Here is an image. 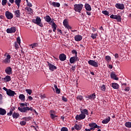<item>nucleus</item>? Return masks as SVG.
<instances>
[{
  "mask_svg": "<svg viewBox=\"0 0 131 131\" xmlns=\"http://www.w3.org/2000/svg\"><path fill=\"white\" fill-rule=\"evenodd\" d=\"M81 114L80 115H77L75 117L76 120H82L85 118V115H89V112L88 110L84 109L80 111Z\"/></svg>",
  "mask_w": 131,
  "mask_h": 131,
  "instance_id": "f257e3e1",
  "label": "nucleus"
},
{
  "mask_svg": "<svg viewBox=\"0 0 131 131\" xmlns=\"http://www.w3.org/2000/svg\"><path fill=\"white\" fill-rule=\"evenodd\" d=\"M83 5L82 4H75L74 6V9L75 12H78V13H80L81 12V10H82V8Z\"/></svg>",
  "mask_w": 131,
  "mask_h": 131,
  "instance_id": "f03ea898",
  "label": "nucleus"
},
{
  "mask_svg": "<svg viewBox=\"0 0 131 131\" xmlns=\"http://www.w3.org/2000/svg\"><path fill=\"white\" fill-rule=\"evenodd\" d=\"M18 110H19V111H20V112H23L24 113H26L27 111H32V110H33L32 107H29L28 106L24 107L23 108L19 107L18 108Z\"/></svg>",
  "mask_w": 131,
  "mask_h": 131,
  "instance_id": "7ed1b4c3",
  "label": "nucleus"
},
{
  "mask_svg": "<svg viewBox=\"0 0 131 131\" xmlns=\"http://www.w3.org/2000/svg\"><path fill=\"white\" fill-rule=\"evenodd\" d=\"M33 22L40 27H42V23H41L40 17L37 16L36 19H33Z\"/></svg>",
  "mask_w": 131,
  "mask_h": 131,
  "instance_id": "20e7f679",
  "label": "nucleus"
},
{
  "mask_svg": "<svg viewBox=\"0 0 131 131\" xmlns=\"http://www.w3.org/2000/svg\"><path fill=\"white\" fill-rule=\"evenodd\" d=\"M5 57L6 56V58L4 59L3 62L4 63H6V64L8 63H10L11 62V55L6 53L4 55Z\"/></svg>",
  "mask_w": 131,
  "mask_h": 131,
  "instance_id": "39448f33",
  "label": "nucleus"
},
{
  "mask_svg": "<svg viewBox=\"0 0 131 131\" xmlns=\"http://www.w3.org/2000/svg\"><path fill=\"white\" fill-rule=\"evenodd\" d=\"M89 65L91 66H94V67H99V64H98V61H95V60H90L88 61Z\"/></svg>",
  "mask_w": 131,
  "mask_h": 131,
  "instance_id": "423d86ee",
  "label": "nucleus"
},
{
  "mask_svg": "<svg viewBox=\"0 0 131 131\" xmlns=\"http://www.w3.org/2000/svg\"><path fill=\"white\" fill-rule=\"evenodd\" d=\"M5 16L7 19L11 20V19H13V17H14V15L12 14V13L9 12V11H6L5 12Z\"/></svg>",
  "mask_w": 131,
  "mask_h": 131,
  "instance_id": "0eeeda50",
  "label": "nucleus"
},
{
  "mask_svg": "<svg viewBox=\"0 0 131 131\" xmlns=\"http://www.w3.org/2000/svg\"><path fill=\"white\" fill-rule=\"evenodd\" d=\"M63 24L64 27L66 28H67V29H72V28L69 26V24H68V20L67 19H65L63 21Z\"/></svg>",
  "mask_w": 131,
  "mask_h": 131,
  "instance_id": "6e6552de",
  "label": "nucleus"
},
{
  "mask_svg": "<svg viewBox=\"0 0 131 131\" xmlns=\"http://www.w3.org/2000/svg\"><path fill=\"white\" fill-rule=\"evenodd\" d=\"M7 33H14V32H16V27H12L10 28L7 29Z\"/></svg>",
  "mask_w": 131,
  "mask_h": 131,
  "instance_id": "1a4fd4ad",
  "label": "nucleus"
},
{
  "mask_svg": "<svg viewBox=\"0 0 131 131\" xmlns=\"http://www.w3.org/2000/svg\"><path fill=\"white\" fill-rule=\"evenodd\" d=\"M7 94L8 96H10V97H14L15 95H16V93L14 91H12V90L8 89V91L7 92Z\"/></svg>",
  "mask_w": 131,
  "mask_h": 131,
  "instance_id": "9d476101",
  "label": "nucleus"
},
{
  "mask_svg": "<svg viewBox=\"0 0 131 131\" xmlns=\"http://www.w3.org/2000/svg\"><path fill=\"white\" fill-rule=\"evenodd\" d=\"M116 8H117V9H119V10H123L124 9V4L117 3L116 4Z\"/></svg>",
  "mask_w": 131,
  "mask_h": 131,
  "instance_id": "9b49d317",
  "label": "nucleus"
},
{
  "mask_svg": "<svg viewBox=\"0 0 131 131\" xmlns=\"http://www.w3.org/2000/svg\"><path fill=\"white\" fill-rule=\"evenodd\" d=\"M76 61H78V58L77 56L71 57L70 59V62L71 64H73V63L76 62Z\"/></svg>",
  "mask_w": 131,
  "mask_h": 131,
  "instance_id": "f8f14e48",
  "label": "nucleus"
},
{
  "mask_svg": "<svg viewBox=\"0 0 131 131\" xmlns=\"http://www.w3.org/2000/svg\"><path fill=\"white\" fill-rule=\"evenodd\" d=\"M48 63L50 70H51V71H54L55 70L57 69V67L56 66L50 63L49 62Z\"/></svg>",
  "mask_w": 131,
  "mask_h": 131,
  "instance_id": "ddd939ff",
  "label": "nucleus"
},
{
  "mask_svg": "<svg viewBox=\"0 0 131 131\" xmlns=\"http://www.w3.org/2000/svg\"><path fill=\"white\" fill-rule=\"evenodd\" d=\"M5 72L8 75L12 74V68H11V67H10L6 68V69H5Z\"/></svg>",
  "mask_w": 131,
  "mask_h": 131,
  "instance_id": "4468645a",
  "label": "nucleus"
},
{
  "mask_svg": "<svg viewBox=\"0 0 131 131\" xmlns=\"http://www.w3.org/2000/svg\"><path fill=\"white\" fill-rule=\"evenodd\" d=\"M82 39V36L80 35H77L75 36V40L76 41H80Z\"/></svg>",
  "mask_w": 131,
  "mask_h": 131,
  "instance_id": "2eb2a0df",
  "label": "nucleus"
},
{
  "mask_svg": "<svg viewBox=\"0 0 131 131\" xmlns=\"http://www.w3.org/2000/svg\"><path fill=\"white\" fill-rule=\"evenodd\" d=\"M50 25H52V28H53V30L54 32H55V31H56V29H57V25H56L55 23L52 21L50 23Z\"/></svg>",
  "mask_w": 131,
  "mask_h": 131,
  "instance_id": "dca6fc26",
  "label": "nucleus"
},
{
  "mask_svg": "<svg viewBox=\"0 0 131 131\" xmlns=\"http://www.w3.org/2000/svg\"><path fill=\"white\" fill-rule=\"evenodd\" d=\"M59 58L60 61H65L66 60V55L64 54H61L59 55Z\"/></svg>",
  "mask_w": 131,
  "mask_h": 131,
  "instance_id": "f3484780",
  "label": "nucleus"
},
{
  "mask_svg": "<svg viewBox=\"0 0 131 131\" xmlns=\"http://www.w3.org/2000/svg\"><path fill=\"white\" fill-rule=\"evenodd\" d=\"M4 82H8L11 80V76H6L5 78H3Z\"/></svg>",
  "mask_w": 131,
  "mask_h": 131,
  "instance_id": "a211bd4d",
  "label": "nucleus"
},
{
  "mask_svg": "<svg viewBox=\"0 0 131 131\" xmlns=\"http://www.w3.org/2000/svg\"><path fill=\"white\" fill-rule=\"evenodd\" d=\"M7 114L6 110L0 107V115H5Z\"/></svg>",
  "mask_w": 131,
  "mask_h": 131,
  "instance_id": "6ab92c4d",
  "label": "nucleus"
},
{
  "mask_svg": "<svg viewBox=\"0 0 131 131\" xmlns=\"http://www.w3.org/2000/svg\"><path fill=\"white\" fill-rule=\"evenodd\" d=\"M14 15L16 18H19L20 17V10H17L14 11Z\"/></svg>",
  "mask_w": 131,
  "mask_h": 131,
  "instance_id": "aec40b11",
  "label": "nucleus"
},
{
  "mask_svg": "<svg viewBox=\"0 0 131 131\" xmlns=\"http://www.w3.org/2000/svg\"><path fill=\"white\" fill-rule=\"evenodd\" d=\"M110 121V117H108L107 118L104 119L102 120V123L104 124H106L108 123Z\"/></svg>",
  "mask_w": 131,
  "mask_h": 131,
  "instance_id": "412c9836",
  "label": "nucleus"
},
{
  "mask_svg": "<svg viewBox=\"0 0 131 131\" xmlns=\"http://www.w3.org/2000/svg\"><path fill=\"white\" fill-rule=\"evenodd\" d=\"M115 19L117 20V22H121V16L119 15H115Z\"/></svg>",
  "mask_w": 131,
  "mask_h": 131,
  "instance_id": "4be33fe9",
  "label": "nucleus"
},
{
  "mask_svg": "<svg viewBox=\"0 0 131 131\" xmlns=\"http://www.w3.org/2000/svg\"><path fill=\"white\" fill-rule=\"evenodd\" d=\"M85 8L86 11H92V8L91 7V5L88 4L85 5Z\"/></svg>",
  "mask_w": 131,
  "mask_h": 131,
  "instance_id": "5701e85b",
  "label": "nucleus"
},
{
  "mask_svg": "<svg viewBox=\"0 0 131 131\" xmlns=\"http://www.w3.org/2000/svg\"><path fill=\"white\" fill-rule=\"evenodd\" d=\"M19 99L21 100V101H25V95H24V94H20Z\"/></svg>",
  "mask_w": 131,
  "mask_h": 131,
  "instance_id": "b1692460",
  "label": "nucleus"
},
{
  "mask_svg": "<svg viewBox=\"0 0 131 131\" xmlns=\"http://www.w3.org/2000/svg\"><path fill=\"white\" fill-rule=\"evenodd\" d=\"M51 5L53 6V7L59 8L60 7V3H56V2H53Z\"/></svg>",
  "mask_w": 131,
  "mask_h": 131,
  "instance_id": "393cba45",
  "label": "nucleus"
},
{
  "mask_svg": "<svg viewBox=\"0 0 131 131\" xmlns=\"http://www.w3.org/2000/svg\"><path fill=\"white\" fill-rule=\"evenodd\" d=\"M45 21H46V22H51V20H52V19L51 18V17H50L49 15H47L45 17Z\"/></svg>",
  "mask_w": 131,
  "mask_h": 131,
  "instance_id": "a878e982",
  "label": "nucleus"
},
{
  "mask_svg": "<svg viewBox=\"0 0 131 131\" xmlns=\"http://www.w3.org/2000/svg\"><path fill=\"white\" fill-rule=\"evenodd\" d=\"M29 46V47H31V49H34V48H36V47H37L38 45L37 44V43H34L32 44H30Z\"/></svg>",
  "mask_w": 131,
  "mask_h": 131,
  "instance_id": "bb28decb",
  "label": "nucleus"
},
{
  "mask_svg": "<svg viewBox=\"0 0 131 131\" xmlns=\"http://www.w3.org/2000/svg\"><path fill=\"white\" fill-rule=\"evenodd\" d=\"M125 126H126V127H127L128 128H131V122H126L125 123Z\"/></svg>",
  "mask_w": 131,
  "mask_h": 131,
  "instance_id": "cd10ccee",
  "label": "nucleus"
},
{
  "mask_svg": "<svg viewBox=\"0 0 131 131\" xmlns=\"http://www.w3.org/2000/svg\"><path fill=\"white\" fill-rule=\"evenodd\" d=\"M74 127L77 130H79L80 129H81V125H80L75 124Z\"/></svg>",
  "mask_w": 131,
  "mask_h": 131,
  "instance_id": "c85d7f7f",
  "label": "nucleus"
},
{
  "mask_svg": "<svg viewBox=\"0 0 131 131\" xmlns=\"http://www.w3.org/2000/svg\"><path fill=\"white\" fill-rule=\"evenodd\" d=\"M97 36H98V33L91 34V37H92V38H93V39H96V38H97Z\"/></svg>",
  "mask_w": 131,
  "mask_h": 131,
  "instance_id": "c756f323",
  "label": "nucleus"
},
{
  "mask_svg": "<svg viewBox=\"0 0 131 131\" xmlns=\"http://www.w3.org/2000/svg\"><path fill=\"white\" fill-rule=\"evenodd\" d=\"M54 88L56 90V94H60V89H58V86H57L56 85H54Z\"/></svg>",
  "mask_w": 131,
  "mask_h": 131,
  "instance_id": "7c9ffc66",
  "label": "nucleus"
},
{
  "mask_svg": "<svg viewBox=\"0 0 131 131\" xmlns=\"http://www.w3.org/2000/svg\"><path fill=\"white\" fill-rule=\"evenodd\" d=\"M15 3L18 7V9L20 8V3H21V0H15Z\"/></svg>",
  "mask_w": 131,
  "mask_h": 131,
  "instance_id": "2f4dec72",
  "label": "nucleus"
},
{
  "mask_svg": "<svg viewBox=\"0 0 131 131\" xmlns=\"http://www.w3.org/2000/svg\"><path fill=\"white\" fill-rule=\"evenodd\" d=\"M89 126H90V127H94V128H96V126H97V124L95 123H90Z\"/></svg>",
  "mask_w": 131,
  "mask_h": 131,
  "instance_id": "473e14b6",
  "label": "nucleus"
},
{
  "mask_svg": "<svg viewBox=\"0 0 131 131\" xmlns=\"http://www.w3.org/2000/svg\"><path fill=\"white\" fill-rule=\"evenodd\" d=\"M12 116L13 118H18L19 116V114L17 113H14L12 115Z\"/></svg>",
  "mask_w": 131,
  "mask_h": 131,
  "instance_id": "72a5a7b5",
  "label": "nucleus"
},
{
  "mask_svg": "<svg viewBox=\"0 0 131 131\" xmlns=\"http://www.w3.org/2000/svg\"><path fill=\"white\" fill-rule=\"evenodd\" d=\"M25 10H26L27 11V12H28V13H29L30 14V13H31V12H32V9L29 8V7H26L25 8Z\"/></svg>",
  "mask_w": 131,
  "mask_h": 131,
  "instance_id": "f704fd0d",
  "label": "nucleus"
},
{
  "mask_svg": "<svg viewBox=\"0 0 131 131\" xmlns=\"http://www.w3.org/2000/svg\"><path fill=\"white\" fill-rule=\"evenodd\" d=\"M90 100L92 99H96V94H95V93L91 95H89Z\"/></svg>",
  "mask_w": 131,
  "mask_h": 131,
  "instance_id": "c9c22d12",
  "label": "nucleus"
},
{
  "mask_svg": "<svg viewBox=\"0 0 131 131\" xmlns=\"http://www.w3.org/2000/svg\"><path fill=\"white\" fill-rule=\"evenodd\" d=\"M77 100H79V101H82V100L83 99V97H82V96L81 95H78L77 97Z\"/></svg>",
  "mask_w": 131,
  "mask_h": 131,
  "instance_id": "e433bc0d",
  "label": "nucleus"
},
{
  "mask_svg": "<svg viewBox=\"0 0 131 131\" xmlns=\"http://www.w3.org/2000/svg\"><path fill=\"white\" fill-rule=\"evenodd\" d=\"M100 89H101V91H102V92H105V91H106V86H105V85H102L100 87Z\"/></svg>",
  "mask_w": 131,
  "mask_h": 131,
  "instance_id": "4c0bfd02",
  "label": "nucleus"
},
{
  "mask_svg": "<svg viewBox=\"0 0 131 131\" xmlns=\"http://www.w3.org/2000/svg\"><path fill=\"white\" fill-rule=\"evenodd\" d=\"M26 92L29 94V95H31V94L32 93V91H31V90L30 89H26Z\"/></svg>",
  "mask_w": 131,
  "mask_h": 131,
  "instance_id": "58836bf2",
  "label": "nucleus"
},
{
  "mask_svg": "<svg viewBox=\"0 0 131 131\" xmlns=\"http://www.w3.org/2000/svg\"><path fill=\"white\" fill-rule=\"evenodd\" d=\"M111 77L113 79H115V73H114V72L112 73L111 74Z\"/></svg>",
  "mask_w": 131,
  "mask_h": 131,
  "instance_id": "ea45409f",
  "label": "nucleus"
},
{
  "mask_svg": "<svg viewBox=\"0 0 131 131\" xmlns=\"http://www.w3.org/2000/svg\"><path fill=\"white\" fill-rule=\"evenodd\" d=\"M102 14H104V15H106V16L109 15V12L107 11H102Z\"/></svg>",
  "mask_w": 131,
  "mask_h": 131,
  "instance_id": "a19ab883",
  "label": "nucleus"
},
{
  "mask_svg": "<svg viewBox=\"0 0 131 131\" xmlns=\"http://www.w3.org/2000/svg\"><path fill=\"white\" fill-rule=\"evenodd\" d=\"M17 43L20 46V45H21V39H20V37L17 38Z\"/></svg>",
  "mask_w": 131,
  "mask_h": 131,
  "instance_id": "79ce46f5",
  "label": "nucleus"
},
{
  "mask_svg": "<svg viewBox=\"0 0 131 131\" xmlns=\"http://www.w3.org/2000/svg\"><path fill=\"white\" fill-rule=\"evenodd\" d=\"M50 117L52 119H55L57 117V116L55 115V114H50Z\"/></svg>",
  "mask_w": 131,
  "mask_h": 131,
  "instance_id": "37998d69",
  "label": "nucleus"
},
{
  "mask_svg": "<svg viewBox=\"0 0 131 131\" xmlns=\"http://www.w3.org/2000/svg\"><path fill=\"white\" fill-rule=\"evenodd\" d=\"M105 59L107 62H109L111 60V57L109 56H105Z\"/></svg>",
  "mask_w": 131,
  "mask_h": 131,
  "instance_id": "c03bdc74",
  "label": "nucleus"
},
{
  "mask_svg": "<svg viewBox=\"0 0 131 131\" xmlns=\"http://www.w3.org/2000/svg\"><path fill=\"white\" fill-rule=\"evenodd\" d=\"M20 125H25L26 124V121H22L20 122Z\"/></svg>",
  "mask_w": 131,
  "mask_h": 131,
  "instance_id": "a18cd8bd",
  "label": "nucleus"
},
{
  "mask_svg": "<svg viewBox=\"0 0 131 131\" xmlns=\"http://www.w3.org/2000/svg\"><path fill=\"white\" fill-rule=\"evenodd\" d=\"M61 131H68V129L65 127H63L61 128Z\"/></svg>",
  "mask_w": 131,
  "mask_h": 131,
  "instance_id": "49530a36",
  "label": "nucleus"
},
{
  "mask_svg": "<svg viewBox=\"0 0 131 131\" xmlns=\"http://www.w3.org/2000/svg\"><path fill=\"white\" fill-rule=\"evenodd\" d=\"M119 89V84L117 83H115V89L118 90Z\"/></svg>",
  "mask_w": 131,
  "mask_h": 131,
  "instance_id": "de8ad7c7",
  "label": "nucleus"
},
{
  "mask_svg": "<svg viewBox=\"0 0 131 131\" xmlns=\"http://www.w3.org/2000/svg\"><path fill=\"white\" fill-rule=\"evenodd\" d=\"M13 114V110H11L9 113H8L7 115L11 116Z\"/></svg>",
  "mask_w": 131,
  "mask_h": 131,
  "instance_id": "09e8293b",
  "label": "nucleus"
},
{
  "mask_svg": "<svg viewBox=\"0 0 131 131\" xmlns=\"http://www.w3.org/2000/svg\"><path fill=\"white\" fill-rule=\"evenodd\" d=\"M40 97L41 99H45V98H46V94H41Z\"/></svg>",
  "mask_w": 131,
  "mask_h": 131,
  "instance_id": "8fccbe9b",
  "label": "nucleus"
},
{
  "mask_svg": "<svg viewBox=\"0 0 131 131\" xmlns=\"http://www.w3.org/2000/svg\"><path fill=\"white\" fill-rule=\"evenodd\" d=\"M129 90H130V88H129V87H126L124 89V91L129 92Z\"/></svg>",
  "mask_w": 131,
  "mask_h": 131,
  "instance_id": "3c124183",
  "label": "nucleus"
},
{
  "mask_svg": "<svg viewBox=\"0 0 131 131\" xmlns=\"http://www.w3.org/2000/svg\"><path fill=\"white\" fill-rule=\"evenodd\" d=\"M7 4V0H3L2 1V5L5 6Z\"/></svg>",
  "mask_w": 131,
  "mask_h": 131,
  "instance_id": "603ef678",
  "label": "nucleus"
},
{
  "mask_svg": "<svg viewBox=\"0 0 131 131\" xmlns=\"http://www.w3.org/2000/svg\"><path fill=\"white\" fill-rule=\"evenodd\" d=\"M71 71H72L73 72H74V71H75V67H72L71 69H70Z\"/></svg>",
  "mask_w": 131,
  "mask_h": 131,
  "instance_id": "864d4df0",
  "label": "nucleus"
},
{
  "mask_svg": "<svg viewBox=\"0 0 131 131\" xmlns=\"http://www.w3.org/2000/svg\"><path fill=\"white\" fill-rule=\"evenodd\" d=\"M15 48H16V49L19 48V45H18V43L16 42H15Z\"/></svg>",
  "mask_w": 131,
  "mask_h": 131,
  "instance_id": "5fc2aeb1",
  "label": "nucleus"
},
{
  "mask_svg": "<svg viewBox=\"0 0 131 131\" xmlns=\"http://www.w3.org/2000/svg\"><path fill=\"white\" fill-rule=\"evenodd\" d=\"M62 101H64V102H67L68 99L66 98V97L62 96Z\"/></svg>",
  "mask_w": 131,
  "mask_h": 131,
  "instance_id": "6e6d98bb",
  "label": "nucleus"
},
{
  "mask_svg": "<svg viewBox=\"0 0 131 131\" xmlns=\"http://www.w3.org/2000/svg\"><path fill=\"white\" fill-rule=\"evenodd\" d=\"M23 120H25L26 121H28L29 120V118L25 117V118H23Z\"/></svg>",
  "mask_w": 131,
  "mask_h": 131,
  "instance_id": "4d7b16f0",
  "label": "nucleus"
},
{
  "mask_svg": "<svg viewBox=\"0 0 131 131\" xmlns=\"http://www.w3.org/2000/svg\"><path fill=\"white\" fill-rule=\"evenodd\" d=\"M27 6H28V7H32V4L30 2H28L27 3Z\"/></svg>",
  "mask_w": 131,
  "mask_h": 131,
  "instance_id": "13d9d810",
  "label": "nucleus"
},
{
  "mask_svg": "<svg viewBox=\"0 0 131 131\" xmlns=\"http://www.w3.org/2000/svg\"><path fill=\"white\" fill-rule=\"evenodd\" d=\"M3 90H4V91H5L6 92V93H7L8 91H9V89H6V87H4V88H3Z\"/></svg>",
  "mask_w": 131,
  "mask_h": 131,
  "instance_id": "bf43d9fd",
  "label": "nucleus"
},
{
  "mask_svg": "<svg viewBox=\"0 0 131 131\" xmlns=\"http://www.w3.org/2000/svg\"><path fill=\"white\" fill-rule=\"evenodd\" d=\"M112 86L113 88V89H115V83H112Z\"/></svg>",
  "mask_w": 131,
  "mask_h": 131,
  "instance_id": "052dcab7",
  "label": "nucleus"
},
{
  "mask_svg": "<svg viewBox=\"0 0 131 131\" xmlns=\"http://www.w3.org/2000/svg\"><path fill=\"white\" fill-rule=\"evenodd\" d=\"M55 111H50V114H54V115H55Z\"/></svg>",
  "mask_w": 131,
  "mask_h": 131,
  "instance_id": "680f3d73",
  "label": "nucleus"
},
{
  "mask_svg": "<svg viewBox=\"0 0 131 131\" xmlns=\"http://www.w3.org/2000/svg\"><path fill=\"white\" fill-rule=\"evenodd\" d=\"M110 17L112 19H115V17H114V15L113 14L111 15Z\"/></svg>",
  "mask_w": 131,
  "mask_h": 131,
  "instance_id": "e2e57ef3",
  "label": "nucleus"
},
{
  "mask_svg": "<svg viewBox=\"0 0 131 131\" xmlns=\"http://www.w3.org/2000/svg\"><path fill=\"white\" fill-rule=\"evenodd\" d=\"M85 98L87 99V100H91L90 98V95L85 96Z\"/></svg>",
  "mask_w": 131,
  "mask_h": 131,
  "instance_id": "0e129e2a",
  "label": "nucleus"
},
{
  "mask_svg": "<svg viewBox=\"0 0 131 131\" xmlns=\"http://www.w3.org/2000/svg\"><path fill=\"white\" fill-rule=\"evenodd\" d=\"M28 99H29V100H33V98L31 96H29L28 97Z\"/></svg>",
  "mask_w": 131,
  "mask_h": 131,
  "instance_id": "69168bd1",
  "label": "nucleus"
},
{
  "mask_svg": "<svg viewBox=\"0 0 131 131\" xmlns=\"http://www.w3.org/2000/svg\"><path fill=\"white\" fill-rule=\"evenodd\" d=\"M9 2L11 4H14V0H9Z\"/></svg>",
  "mask_w": 131,
  "mask_h": 131,
  "instance_id": "338daca9",
  "label": "nucleus"
},
{
  "mask_svg": "<svg viewBox=\"0 0 131 131\" xmlns=\"http://www.w3.org/2000/svg\"><path fill=\"white\" fill-rule=\"evenodd\" d=\"M20 106H25V103H21L20 104Z\"/></svg>",
  "mask_w": 131,
  "mask_h": 131,
  "instance_id": "774afa93",
  "label": "nucleus"
}]
</instances>
